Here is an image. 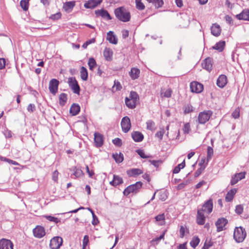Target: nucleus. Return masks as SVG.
Here are the masks:
<instances>
[{"instance_id": "obj_1", "label": "nucleus", "mask_w": 249, "mask_h": 249, "mask_svg": "<svg viewBox=\"0 0 249 249\" xmlns=\"http://www.w3.org/2000/svg\"><path fill=\"white\" fill-rule=\"evenodd\" d=\"M114 14L116 17L120 21L125 22L130 20L131 17L130 14L129 12L123 6L115 9Z\"/></svg>"}, {"instance_id": "obj_2", "label": "nucleus", "mask_w": 249, "mask_h": 249, "mask_svg": "<svg viewBox=\"0 0 249 249\" xmlns=\"http://www.w3.org/2000/svg\"><path fill=\"white\" fill-rule=\"evenodd\" d=\"M247 236L246 231L242 227H236L234 231L233 238L237 243H242Z\"/></svg>"}, {"instance_id": "obj_3", "label": "nucleus", "mask_w": 249, "mask_h": 249, "mask_svg": "<svg viewBox=\"0 0 249 249\" xmlns=\"http://www.w3.org/2000/svg\"><path fill=\"white\" fill-rule=\"evenodd\" d=\"M142 185V183L141 181H138L134 184L130 185L124 189V195L127 196L130 193L136 194L140 191Z\"/></svg>"}, {"instance_id": "obj_4", "label": "nucleus", "mask_w": 249, "mask_h": 249, "mask_svg": "<svg viewBox=\"0 0 249 249\" xmlns=\"http://www.w3.org/2000/svg\"><path fill=\"white\" fill-rule=\"evenodd\" d=\"M212 114L213 112L211 110H205L199 113L197 117L198 124H203L206 123Z\"/></svg>"}, {"instance_id": "obj_5", "label": "nucleus", "mask_w": 249, "mask_h": 249, "mask_svg": "<svg viewBox=\"0 0 249 249\" xmlns=\"http://www.w3.org/2000/svg\"><path fill=\"white\" fill-rule=\"evenodd\" d=\"M63 239L59 236L53 238L50 243V247L51 249H58L62 245Z\"/></svg>"}, {"instance_id": "obj_6", "label": "nucleus", "mask_w": 249, "mask_h": 249, "mask_svg": "<svg viewBox=\"0 0 249 249\" xmlns=\"http://www.w3.org/2000/svg\"><path fill=\"white\" fill-rule=\"evenodd\" d=\"M121 126L123 131L127 133L131 128L130 119L127 117H124L121 121Z\"/></svg>"}, {"instance_id": "obj_7", "label": "nucleus", "mask_w": 249, "mask_h": 249, "mask_svg": "<svg viewBox=\"0 0 249 249\" xmlns=\"http://www.w3.org/2000/svg\"><path fill=\"white\" fill-rule=\"evenodd\" d=\"M34 236L37 238H41L45 235V231L42 226H37L33 230Z\"/></svg>"}, {"instance_id": "obj_8", "label": "nucleus", "mask_w": 249, "mask_h": 249, "mask_svg": "<svg viewBox=\"0 0 249 249\" xmlns=\"http://www.w3.org/2000/svg\"><path fill=\"white\" fill-rule=\"evenodd\" d=\"M59 81L56 79H52L49 82V89L51 93L55 95L58 90Z\"/></svg>"}, {"instance_id": "obj_9", "label": "nucleus", "mask_w": 249, "mask_h": 249, "mask_svg": "<svg viewBox=\"0 0 249 249\" xmlns=\"http://www.w3.org/2000/svg\"><path fill=\"white\" fill-rule=\"evenodd\" d=\"M191 91L193 92L200 93L203 89V86L202 84L197 82H192L190 83Z\"/></svg>"}, {"instance_id": "obj_10", "label": "nucleus", "mask_w": 249, "mask_h": 249, "mask_svg": "<svg viewBox=\"0 0 249 249\" xmlns=\"http://www.w3.org/2000/svg\"><path fill=\"white\" fill-rule=\"evenodd\" d=\"M228 223V220L224 218H219L215 223L217 231L220 232L225 230V227Z\"/></svg>"}, {"instance_id": "obj_11", "label": "nucleus", "mask_w": 249, "mask_h": 249, "mask_svg": "<svg viewBox=\"0 0 249 249\" xmlns=\"http://www.w3.org/2000/svg\"><path fill=\"white\" fill-rule=\"evenodd\" d=\"M13 246L10 240L4 238L0 240V249H13Z\"/></svg>"}, {"instance_id": "obj_12", "label": "nucleus", "mask_w": 249, "mask_h": 249, "mask_svg": "<svg viewBox=\"0 0 249 249\" xmlns=\"http://www.w3.org/2000/svg\"><path fill=\"white\" fill-rule=\"evenodd\" d=\"M213 208V202L211 199L207 201L203 205L202 209L200 210L203 213L205 212L209 214L212 212Z\"/></svg>"}, {"instance_id": "obj_13", "label": "nucleus", "mask_w": 249, "mask_h": 249, "mask_svg": "<svg viewBox=\"0 0 249 249\" xmlns=\"http://www.w3.org/2000/svg\"><path fill=\"white\" fill-rule=\"evenodd\" d=\"M102 0H90L84 4V7L87 9H93L102 2Z\"/></svg>"}, {"instance_id": "obj_14", "label": "nucleus", "mask_w": 249, "mask_h": 249, "mask_svg": "<svg viewBox=\"0 0 249 249\" xmlns=\"http://www.w3.org/2000/svg\"><path fill=\"white\" fill-rule=\"evenodd\" d=\"M236 18L239 20L249 21V9H245L239 14L236 15Z\"/></svg>"}, {"instance_id": "obj_15", "label": "nucleus", "mask_w": 249, "mask_h": 249, "mask_svg": "<svg viewBox=\"0 0 249 249\" xmlns=\"http://www.w3.org/2000/svg\"><path fill=\"white\" fill-rule=\"evenodd\" d=\"M227 83V78L224 74L220 75L217 79L216 84L221 88H224Z\"/></svg>"}, {"instance_id": "obj_16", "label": "nucleus", "mask_w": 249, "mask_h": 249, "mask_svg": "<svg viewBox=\"0 0 249 249\" xmlns=\"http://www.w3.org/2000/svg\"><path fill=\"white\" fill-rule=\"evenodd\" d=\"M211 31L213 36H219L221 32L220 25L217 23L213 24L211 28Z\"/></svg>"}, {"instance_id": "obj_17", "label": "nucleus", "mask_w": 249, "mask_h": 249, "mask_svg": "<svg viewBox=\"0 0 249 249\" xmlns=\"http://www.w3.org/2000/svg\"><path fill=\"white\" fill-rule=\"evenodd\" d=\"M212 63L211 58L208 57L202 63V67L208 71H211L212 69Z\"/></svg>"}, {"instance_id": "obj_18", "label": "nucleus", "mask_w": 249, "mask_h": 249, "mask_svg": "<svg viewBox=\"0 0 249 249\" xmlns=\"http://www.w3.org/2000/svg\"><path fill=\"white\" fill-rule=\"evenodd\" d=\"M129 177H135L143 173V170L139 168H132L126 172Z\"/></svg>"}, {"instance_id": "obj_19", "label": "nucleus", "mask_w": 249, "mask_h": 249, "mask_svg": "<svg viewBox=\"0 0 249 249\" xmlns=\"http://www.w3.org/2000/svg\"><path fill=\"white\" fill-rule=\"evenodd\" d=\"M95 13L97 16H100L107 20H110L112 18L108 12L104 9L96 10Z\"/></svg>"}, {"instance_id": "obj_20", "label": "nucleus", "mask_w": 249, "mask_h": 249, "mask_svg": "<svg viewBox=\"0 0 249 249\" xmlns=\"http://www.w3.org/2000/svg\"><path fill=\"white\" fill-rule=\"evenodd\" d=\"M103 135L98 133H94V142L97 147H101L103 144Z\"/></svg>"}, {"instance_id": "obj_21", "label": "nucleus", "mask_w": 249, "mask_h": 249, "mask_svg": "<svg viewBox=\"0 0 249 249\" xmlns=\"http://www.w3.org/2000/svg\"><path fill=\"white\" fill-rule=\"evenodd\" d=\"M75 5V1H68L63 4V8L66 12L70 13L72 11Z\"/></svg>"}, {"instance_id": "obj_22", "label": "nucleus", "mask_w": 249, "mask_h": 249, "mask_svg": "<svg viewBox=\"0 0 249 249\" xmlns=\"http://www.w3.org/2000/svg\"><path fill=\"white\" fill-rule=\"evenodd\" d=\"M107 39L110 43L113 44H117V38L116 36L114 34V33L112 31H109L107 33Z\"/></svg>"}, {"instance_id": "obj_23", "label": "nucleus", "mask_w": 249, "mask_h": 249, "mask_svg": "<svg viewBox=\"0 0 249 249\" xmlns=\"http://www.w3.org/2000/svg\"><path fill=\"white\" fill-rule=\"evenodd\" d=\"M245 178V173L241 172L235 174L231 179V185H234L238 182V181Z\"/></svg>"}, {"instance_id": "obj_24", "label": "nucleus", "mask_w": 249, "mask_h": 249, "mask_svg": "<svg viewBox=\"0 0 249 249\" xmlns=\"http://www.w3.org/2000/svg\"><path fill=\"white\" fill-rule=\"evenodd\" d=\"M131 136L133 140L136 142H142L144 138L143 134L139 131L132 132Z\"/></svg>"}, {"instance_id": "obj_25", "label": "nucleus", "mask_w": 249, "mask_h": 249, "mask_svg": "<svg viewBox=\"0 0 249 249\" xmlns=\"http://www.w3.org/2000/svg\"><path fill=\"white\" fill-rule=\"evenodd\" d=\"M196 221L197 223L200 225H202L205 223V217L203 212L200 210L197 211Z\"/></svg>"}, {"instance_id": "obj_26", "label": "nucleus", "mask_w": 249, "mask_h": 249, "mask_svg": "<svg viewBox=\"0 0 249 249\" xmlns=\"http://www.w3.org/2000/svg\"><path fill=\"white\" fill-rule=\"evenodd\" d=\"M123 178L117 175H113V179L110 181L109 184L113 186H116L123 183Z\"/></svg>"}, {"instance_id": "obj_27", "label": "nucleus", "mask_w": 249, "mask_h": 249, "mask_svg": "<svg viewBox=\"0 0 249 249\" xmlns=\"http://www.w3.org/2000/svg\"><path fill=\"white\" fill-rule=\"evenodd\" d=\"M140 71L136 68H133L129 72V75L132 79L135 80L138 78L140 76Z\"/></svg>"}, {"instance_id": "obj_28", "label": "nucleus", "mask_w": 249, "mask_h": 249, "mask_svg": "<svg viewBox=\"0 0 249 249\" xmlns=\"http://www.w3.org/2000/svg\"><path fill=\"white\" fill-rule=\"evenodd\" d=\"M103 54L106 60L110 61L112 59L113 52L110 48H106Z\"/></svg>"}, {"instance_id": "obj_29", "label": "nucleus", "mask_w": 249, "mask_h": 249, "mask_svg": "<svg viewBox=\"0 0 249 249\" xmlns=\"http://www.w3.org/2000/svg\"><path fill=\"white\" fill-rule=\"evenodd\" d=\"M237 192V189L235 188L232 189L230 190L226 194L225 197V200L227 202H230L232 199L233 198Z\"/></svg>"}, {"instance_id": "obj_30", "label": "nucleus", "mask_w": 249, "mask_h": 249, "mask_svg": "<svg viewBox=\"0 0 249 249\" xmlns=\"http://www.w3.org/2000/svg\"><path fill=\"white\" fill-rule=\"evenodd\" d=\"M80 110V107L78 104H73L70 109V112L72 116L76 115Z\"/></svg>"}, {"instance_id": "obj_31", "label": "nucleus", "mask_w": 249, "mask_h": 249, "mask_svg": "<svg viewBox=\"0 0 249 249\" xmlns=\"http://www.w3.org/2000/svg\"><path fill=\"white\" fill-rule=\"evenodd\" d=\"M225 46V41L221 40L216 43L214 46H213L212 48L213 49L217 50L219 52H221L224 50Z\"/></svg>"}, {"instance_id": "obj_32", "label": "nucleus", "mask_w": 249, "mask_h": 249, "mask_svg": "<svg viewBox=\"0 0 249 249\" xmlns=\"http://www.w3.org/2000/svg\"><path fill=\"white\" fill-rule=\"evenodd\" d=\"M125 103L126 106L129 108L133 109L136 107L137 102L130 99L129 98L126 97L125 98Z\"/></svg>"}, {"instance_id": "obj_33", "label": "nucleus", "mask_w": 249, "mask_h": 249, "mask_svg": "<svg viewBox=\"0 0 249 249\" xmlns=\"http://www.w3.org/2000/svg\"><path fill=\"white\" fill-rule=\"evenodd\" d=\"M112 157L118 163H121L124 160V155L121 152L119 153H115L113 154Z\"/></svg>"}, {"instance_id": "obj_34", "label": "nucleus", "mask_w": 249, "mask_h": 249, "mask_svg": "<svg viewBox=\"0 0 249 249\" xmlns=\"http://www.w3.org/2000/svg\"><path fill=\"white\" fill-rule=\"evenodd\" d=\"M88 72L87 69L84 67H82L80 69V77L83 81H86L88 79Z\"/></svg>"}, {"instance_id": "obj_35", "label": "nucleus", "mask_w": 249, "mask_h": 249, "mask_svg": "<svg viewBox=\"0 0 249 249\" xmlns=\"http://www.w3.org/2000/svg\"><path fill=\"white\" fill-rule=\"evenodd\" d=\"M156 221L159 222V225L162 226L165 224V216L164 213L160 214L155 217Z\"/></svg>"}, {"instance_id": "obj_36", "label": "nucleus", "mask_w": 249, "mask_h": 249, "mask_svg": "<svg viewBox=\"0 0 249 249\" xmlns=\"http://www.w3.org/2000/svg\"><path fill=\"white\" fill-rule=\"evenodd\" d=\"M67 101V94L64 93H61L59 96V104L64 106Z\"/></svg>"}, {"instance_id": "obj_37", "label": "nucleus", "mask_w": 249, "mask_h": 249, "mask_svg": "<svg viewBox=\"0 0 249 249\" xmlns=\"http://www.w3.org/2000/svg\"><path fill=\"white\" fill-rule=\"evenodd\" d=\"M71 170L73 171V175L76 178H79L83 175V172L82 170L79 168H77L76 167H73Z\"/></svg>"}, {"instance_id": "obj_38", "label": "nucleus", "mask_w": 249, "mask_h": 249, "mask_svg": "<svg viewBox=\"0 0 249 249\" xmlns=\"http://www.w3.org/2000/svg\"><path fill=\"white\" fill-rule=\"evenodd\" d=\"M148 1L153 4L157 8L161 7L163 4L162 0H148Z\"/></svg>"}, {"instance_id": "obj_39", "label": "nucleus", "mask_w": 249, "mask_h": 249, "mask_svg": "<svg viewBox=\"0 0 249 249\" xmlns=\"http://www.w3.org/2000/svg\"><path fill=\"white\" fill-rule=\"evenodd\" d=\"M200 239L197 236H194L192 240L191 241L190 244L192 247L193 248H195L199 243Z\"/></svg>"}, {"instance_id": "obj_40", "label": "nucleus", "mask_w": 249, "mask_h": 249, "mask_svg": "<svg viewBox=\"0 0 249 249\" xmlns=\"http://www.w3.org/2000/svg\"><path fill=\"white\" fill-rule=\"evenodd\" d=\"M184 114H188L194 111L193 107L190 104L185 105L183 107Z\"/></svg>"}, {"instance_id": "obj_41", "label": "nucleus", "mask_w": 249, "mask_h": 249, "mask_svg": "<svg viewBox=\"0 0 249 249\" xmlns=\"http://www.w3.org/2000/svg\"><path fill=\"white\" fill-rule=\"evenodd\" d=\"M96 62L95 60L92 58H89L88 61V65L89 67V69L91 71H93V70L96 66Z\"/></svg>"}, {"instance_id": "obj_42", "label": "nucleus", "mask_w": 249, "mask_h": 249, "mask_svg": "<svg viewBox=\"0 0 249 249\" xmlns=\"http://www.w3.org/2000/svg\"><path fill=\"white\" fill-rule=\"evenodd\" d=\"M146 128L148 130L153 131L155 130V124L152 120H148L146 122Z\"/></svg>"}, {"instance_id": "obj_43", "label": "nucleus", "mask_w": 249, "mask_h": 249, "mask_svg": "<svg viewBox=\"0 0 249 249\" xmlns=\"http://www.w3.org/2000/svg\"><path fill=\"white\" fill-rule=\"evenodd\" d=\"M185 160H183V161L181 163L179 164L177 166L175 167V168L173 170V173L174 174L178 173L179 172L180 169L183 168L185 167Z\"/></svg>"}, {"instance_id": "obj_44", "label": "nucleus", "mask_w": 249, "mask_h": 249, "mask_svg": "<svg viewBox=\"0 0 249 249\" xmlns=\"http://www.w3.org/2000/svg\"><path fill=\"white\" fill-rule=\"evenodd\" d=\"M128 97L136 102L139 100V96L136 92L134 91H131L130 92L129 96Z\"/></svg>"}, {"instance_id": "obj_45", "label": "nucleus", "mask_w": 249, "mask_h": 249, "mask_svg": "<svg viewBox=\"0 0 249 249\" xmlns=\"http://www.w3.org/2000/svg\"><path fill=\"white\" fill-rule=\"evenodd\" d=\"M29 0H21L20 4L23 10L26 11L28 9Z\"/></svg>"}, {"instance_id": "obj_46", "label": "nucleus", "mask_w": 249, "mask_h": 249, "mask_svg": "<svg viewBox=\"0 0 249 249\" xmlns=\"http://www.w3.org/2000/svg\"><path fill=\"white\" fill-rule=\"evenodd\" d=\"M188 232V230L185 227L181 226L179 229V236L180 238H183L186 233Z\"/></svg>"}, {"instance_id": "obj_47", "label": "nucleus", "mask_w": 249, "mask_h": 249, "mask_svg": "<svg viewBox=\"0 0 249 249\" xmlns=\"http://www.w3.org/2000/svg\"><path fill=\"white\" fill-rule=\"evenodd\" d=\"M213 154V149L210 147L208 146L207 148V162H208L212 158V156Z\"/></svg>"}, {"instance_id": "obj_48", "label": "nucleus", "mask_w": 249, "mask_h": 249, "mask_svg": "<svg viewBox=\"0 0 249 249\" xmlns=\"http://www.w3.org/2000/svg\"><path fill=\"white\" fill-rule=\"evenodd\" d=\"M165 133V130L163 128H160V131H158L155 136L156 137L158 138L160 141L162 139L163 136Z\"/></svg>"}, {"instance_id": "obj_49", "label": "nucleus", "mask_w": 249, "mask_h": 249, "mask_svg": "<svg viewBox=\"0 0 249 249\" xmlns=\"http://www.w3.org/2000/svg\"><path fill=\"white\" fill-rule=\"evenodd\" d=\"M213 245V242L210 240L207 239L204 243V246L201 249H209Z\"/></svg>"}, {"instance_id": "obj_50", "label": "nucleus", "mask_w": 249, "mask_h": 249, "mask_svg": "<svg viewBox=\"0 0 249 249\" xmlns=\"http://www.w3.org/2000/svg\"><path fill=\"white\" fill-rule=\"evenodd\" d=\"M182 130L183 131L184 134H188L190 130H191V127H190V124L189 123H186L184 124V126L182 128Z\"/></svg>"}, {"instance_id": "obj_51", "label": "nucleus", "mask_w": 249, "mask_h": 249, "mask_svg": "<svg viewBox=\"0 0 249 249\" xmlns=\"http://www.w3.org/2000/svg\"><path fill=\"white\" fill-rule=\"evenodd\" d=\"M172 91L170 89H168L164 92H162L161 95L164 97L169 98L171 96Z\"/></svg>"}, {"instance_id": "obj_52", "label": "nucleus", "mask_w": 249, "mask_h": 249, "mask_svg": "<svg viewBox=\"0 0 249 249\" xmlns=\"http://www.w3.org/2000/svg\"><path fill=\"white\" fill-rule=\"evenodd\" d=\"M44 217L49 221L53 222L55 223H58L60 220L57 218L51 215H45Z\"/></svg>"}, {"instance_id": "obj_53", "label": "nucleus", "mask_w": 249, "mask_h": 249, "mask_svg": "<svg viewBox=\"0 0 249 249\" xmlns=\"http://www.w3.org/2000/svg\"><path fill=\"white\" fill-rule=\"evenodd\" d=\"M136 7L138 9L142 10L145 8L144 4L142 2L141 0H136Z\"/></svg>"}, {"instance_id": "obj_54", "label": "nucleus", "mask_w": 249, "mask_h": 249, "mask_svg": "<svg viewBox=\"0 0 249 249\" xmlns=\"http://www.w3.org/2000/svg\"><path fill=\"white\" fill-rule=\"evenodd\" d=\"M137 153L142 159H147L150 156L146 155L143 150L138 149L136 150Z\"/></svg>"}, {"instance_id": "obj_55", "label": "nucleus", "mask_w": 249, "mask_h": 249, "mask_svg": "<svg viewBox=\"0 0 249 249\" xmlns=\"http://www.w3.org/2000/svg\"><path fill=\"white\" fill-rule=\"evenodd\" d=\"M71 88L72 89L74 93L79 94L80 87L78 83H76L74 85H73V86L71 87Z\"/></svg>"}, {"instance_id": "obj_56", "label": "nucleus", "mask_w": 249, "mask_h": 249, "mask_svg": "<svg viewBox=\"0 0 249 249\" xmlns=\"http://www.w3.org/2000/svg\"><path fill=\"white\" fill-rule=\"evenodd\" d=\"M205 168L206 165H204L203 166H201L198 168L195 173V177H198L202 173Z\"/></svg>"}, {"instance_id": "obj_57", "label": "nucleus", "mask_w": 249, "mask_h": 249, "mask_svg": "<svg viewBox=\"0 0 249 249\" xmlns=\"http://www.w3.org/2000/svg\"><path fill=\"white\" fill-rule=\"evenodd\" d=\"M149 162L156 167H158L159 165L162 163V161L160 160H149Z\"/></svg>"}, {"instance_id": "obj_58", "label": "nucleus", "mask_w": 249, "mask_h": 249, "mask_svg": "<svg viewBox=\"0 0 249 249\" xmlns=\"http://www.w3.org/2000/svg\"><path fill=\"white\" fill-rule=\"evenodd\" d=\"M239 116H240V109L239 108H237L232 113V116L234 119H237L239 117Z\"/></svg>"}, {"instance_id": "obj_59", "label": "nucleus", "mask_w": 249, "mask_h": 249, "mask_svg": "<svg viewBox=\"0 0 249 249\" xmlns=\"http://www.w3.org/2000/svg\"><path fill=\"white\" fill-rule=\"evenodd\" d=\"M61 17V14L60 12H58L56 14L52 15L50 18L53 20H57L59 19Z\"/></svg>"}, {"instance_id": "obj_60", "label": "nucleus", "mask_w": 249, "mask_h": 249, "mask_svg": "<svg viewBox=\"0 0 249 249\" xmlns=\"http://www.w3.org/2000/svg\"><path fill=\"white\" fill-rule=\"evenodd\" d=\"M68 83L70 88L74 85L75 84L77 83L75 78L70 77L68 79Z\"/></svg>"}, {"instance_id": "obj_61", "label": "nucleus", "mask_w": 249, "mask_h": 249, "mask_svg": "<svg viewBox=\"0 0 249 249\" xmlns=\"http://www.w3.org/2000/svg\"><path fill=\"white\" fill-rule=\"evenodd\" d=\"M165 232H163L161 235H160L159 237H156L151 241L152 242H156V244H158L161 239L164 238Z\"/></svg>"}, {"instance_id": "obj_62", "label": "nucleus", "mask_w": 249, "mask_h": 249, "mask_svg": "<svg viewBox=\"0 0 249 249\" xmlns=\"http://www.w3.org/2000/svg\"><path fill=\"white\" fill-rule=\"evenodd\" d=\"M235 211L237 214H241L243 211V207L241 205H238L236 206Z\"/></svg>"}, {"instance_id": "obj_63", "label": "nucleus", "mask_w": 249, "mask_h": 249, "mask_svg": "<svg viewBox=\"0 0 249 249\" xmlns=\"http://www.w3.org/2000/svg\"><path fill=\"white\" fill-rule=\"evenodd\" d=\"M92 224L93 225H96L99 223V220L98 219L97 217L95 214V213H92Z\"/></svg>"}, {"instance_id": "obj_64", "label": "nucleus", "mask_w": 249, "mask_h": 249, "mask_svg": "<svg viewBox=\"0 0 249 249\" xmlns=\"http://www.w3.org/2000/svg\"><path fill=\"white\" fill-rule=\"evenodd\" d=\"M113 88H115L116 90H119L122 89V86L119 82L115 81Z\"/></svg>"}]
</instances>
